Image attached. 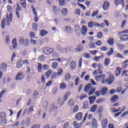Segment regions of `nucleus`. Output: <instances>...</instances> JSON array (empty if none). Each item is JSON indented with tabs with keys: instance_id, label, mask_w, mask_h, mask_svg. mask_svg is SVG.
Returning a JSON list of instances; mask_svg holds the SVG:
<instances>
[{
	"instance_id": "1",
	"label": "nucleus",
	"mask_w": 128,
	"mask_h": 128,
	"mask_svg": "<svg viewBox=\"0 0 128 128\" xmlns=\"http://www.w3.org/2000/svg\"><path fill=\"white\" fill-rule=\"evenodd\" d=\"M63 72L64 71L62 68H60L58 70V72H52V70H48L45 74L46 78H50L52 80H54V78H56L58 76H62Z\"/></svg>"
},
{
	"instance_id": "2",
	"label": "nucleus",
	"mask_w": 128,
	"mask_h": 128,
	"mask_svg": "<svg viewBox=\"0 0 128 128\" xmlns=\"http://www.w3.org/2000/svg\"><path fill=\"white\" fill-rule=\"evenodd\" d=\"M12 20V14H10L8 16V14H7L6 16V18L4 19L1 22L2 28H4L6 26H10V22Z\"/></svg>"
},
{
	"instance_id": "3",
	"label": "nucleus",
	"mask_w": 128,
	"mask_h": 128,
	"mask_svg": "<svg viewBox=\"0 0 128 128\" xmlns=\"http://www.w3.org/2000/svg\"><path fill=\"white\" fill-rule=\"evenodd\" d=\"M84 90L85 92H88V96H92V94H94L96 88H92V84H88L85 86Z\"/></svg>"
},
{
	"instance_id": "4",
	"label": "nucleus",
	"mask_w": 128,
	"mask_h": 128,
	"mask_svg": "<svg viewBox=\"0 0 128 128\" xmlns=\"http://www.w3.org/2000/svg\"><path fill=\"white\" fill-rule=\"evenodd\" d=\"M42 52L46 56H50L54 52V49L53 48L44 47L42 48Z\"/></svg>"
},
{
	"instance_id": "5",
	"label": "nucleus",
	"mask_w": 128,
	"mask_h": 128,
	"mask_svg": "<svg viewBox=\"0 0 128 128\" xmlns=\"http://www.w3.org/2000/svg\"><path fill=\"white\" fill-rule=\"evenodd\" d=\"M102 84H112V76H110L108 78L103 79L101 81Z\"/></svg>"
},
{
	"instance_id": "6",
	"label": "nucleus",
	"mask_w": 128,
	"mask_h": 128,
	"mask_svg": "<svg viewBox=\"0 0 128 128\" xmlns=\"http://www.w3.org/2000/svg\"><path fill=\"white\" fill-rule=\"evenodd\" d=\"M19 42L20 44H24V46H28V39L24 40L23 38H20Z\"/></svg>"
},
{
	"instance_id": "7",
	"label": "nucleus",
	"mask_w": 128,
	"mask_h": 128,
	"mask_svg": "<svg viewBox=\"0 0 128 128\" xmlns=\"http://www.w3.org/2000/svg\"><path fill=\"white\" fill-rule=\"evenodd\" d=\"M24 78V72H22L18 73V74L16 76L15 80H22Z\"/></svg>"
},
{
	"instance_id": "8",
	"label": "nucleus",
	"mask_w": 128,
	"mask_h": 128,
	"mask_svg": "<svg viewBox=\"0 0 128 128\" xmlns=\"http://www.w3.org/2000/svg\"><path fill=\"white\" fill-rule=\"evenodd\" d=\"M88 28H92L94 26H100V24L98 22H90L88 23Z\"/></svg>"
},
{
	"instance_id": "9",
	"label": "nucleus",
	"mask_w": 128,
	"mask_h": 128,
	"mask_svg": "<svg viewBox=\"0 0 128 128\" xmlns=\"http://www.w3.org/2000/svg\"><path fill=\"white\" fill-rule=\"evenodd\" d=\"M0 68L3 72H6V68H8V64L6 63L2 62L0 65Z\"/></svg>"
},
{
	"instance_id": "10",
	"label": "nucleus",
	"mask_w": 128,
	"mask_h": 128,
	"mask_svg": "<svg viewBox=\"0 0 128 128\" xmlns=\"http://www.w3.org/2000/svg\"><path fill=\"white\" fill-rule=\"evenodd\" d=\"M110 8V2H108V1H105L102 5V8L104 10H108V8Z\"/></svg>"
},
{
	"instance_id": "11",
	"label": "nucleus",
	"mask_w": 128,
	"mask_h": 128,
	"mask_svg": "<svg viewBox=\"0 0 128 128\" xmlns=\"http://www.w3.org/2000/svg\"><path fill=\"white\" fill-rule=\"evenodd\" d=\"M114 2L116 6L122 4L123 8H124V0H115Z\"/></svg>"
},
{
	"instance_id": "12",
	"label": "nucleus",
	"mask_w": 128,
	"mask_h": 128,
	"mask_svg": "<svg viewBox=\"0 0 128 128\" xmlns=\"http://www.w3.org/2000/svg\"><path fill=\"white\" fill-rule=\"evenodd\" d=\"M24 66V63H22V60H18L16 63V68H22Z\"/></svg>"
},
{
	"instance_id": "13",
	"label": "nucleus",
	"mask_w": 128,
	"mask_h": 128,
	"mask_svg": "<svg viewBox=\"0 0 128 128\" xmlns=\"http://www.w3.org/2000/svg\"><path fill=\"white\" fill-rule=\"evenodd\" d=\"M88 32V28L86 26H82V28L81 29V32L82 34L84 36H86V32Z\"/></svg>"
},
{
	"instance_id": "14",
	"label": "nucleus",
	"mask_w": 128,
	"mask_h": 128,
	"mask_svg": "<svg viewBox=\"0 0 128 128\" xmlns=\"http://www.w3.org/2000/svg\"><path fill=\"white\" fill-rule=\"evenodd\" d=\"M76 118L77 120H80L82 118V112H80L76 114Z\"/></svg>"
},
{
	"instance_id": "15",
	"label": "nucleus",
	"mask_w": 128,
	"mask_h": 128,
	"mask_svg": "<svg viewBox=\"0 0 128 128\" xmlns=\"http://www.w3.org/2000/svg\"><path fill=\"white\" fill-rule=\"evenodd\" d=\"M82 50H84V45L80 44L78 45L76 48V50L77 52H80Z\"/></svg>"
},
{
	"instance_id": "16",
	"label": "nucleus",
	"mask_w": 128,
	"mask_h": 128,
	"mask_svg": "<svg viewBox=\"0 0 128 128\" xmlns=\"http://www.w3.org/2000/svg\"><path fill=\"white\" fill-rule=\"evenodd\" d=\"M76 62L74 61H72L70 64V68L72 70H76Z\"/></svg>"
},
{
	"instance_id": "17",
	"label": "nucleus",
	"mask_w": 128,
	"mask_h": 128,
	"mask_svg": "<svg viewBox=\"0 0 128 128\" xmlns=\"http://www.w3.org/2000/svg\"><path fill=\"white\" fill-rule=\"evenodd\" d=\"M120 40L124 42H126V40H128V34L121 35L120 36Z\"/></svg>"
},
{
	"instance_id": "18",
	"label": "nucleus",
	"mask_w": 128,
	"mask_h": 128,
	"mask_svg": "<svg viewBox=\"0 0 128 128\" xmlns=\"http://www.w3.org/2000/svg\"><path fill=\"white\" fill-rule=\"evenodd\" d=\"M108 118H105L104 119H103L102 122H101V126H106H106H108Z\"/></svg>"
},
{
	"instance_id": "19",
	"label": "nucleus",
	"mask_w": 128,
	"mask_h": 128,
	"mask_svg": "<svg viewBox=\"0 0 128 128\" xmlns=\"http://www.w3.org/2000/svg\"><path fill=\"white\" fill-rule=\"evenodd\" d=\"M106 78V74H103L97 76H95L94 78L96 82H98L100 80V78Z\"/></svg>"
},
{
	"instance_id": "20",
	"label": "nucleus",
	"mask_w": 128,
	"mask_h": 128,
	"mask_svg": "<svg viewBox=\"0 0 128 128\" xmlns=\"http://www.w3.org/2000/svg\"><path fill=\"white\" fill-rule=\"evenodd\" d=\"M107 92H108V88H106V87L102 88V90H100V94L102 96H104V94H106Z\"/></svg>"
},
{
	"instance_id": "21",
	"label": "nucleus",
	"mask_w": 128,
	"mask_h": 128,
	"mask_svg": "<svg viewBox=\"0 0 128 128\" xmlns=\"http://www.w3.org/2000/svg\"><path fill=\"white\" fill-rule=\"evenodd\" d=\"M88 98L90 100V104H94V100H96V96H93L89 97Z\"/></svg>"
},
{
	"instance_id": "22",
	"label": "nucleus",
	"mask_w": 128,
	"mask_h": 128,
	"mask_svg": "<svg viewBox=\"0 0 128 128\" xmlns=\"http://www.w3.org/2000/svg\"><path fill=\"white\" fill-rule=\"evenodd\" d=\"M20 4L24 8H26V0H20Z\"/></svg>"
},
{
	"instance_id": "23",
	"label": "nucleus",
	"mask_w": 128,
	"mask_h": 128,
	"mask_svg": "<svg viewBox=\"0 0 128 128\" xmlns=\"http://www.w3.org/2000/svg\"><path fill=\"white\" fill-rule=\"evenodd\" d=\"M110 62V60L108 58H106L104 61V64L105 66H108Z\"/></svg>"
},
{
	"instance_id": "24",
	"label": "nucleus",
	"mask_w": 128,
	"mask_h": 128,
	"mask_svg": "<svg viewBox=\"0 0 128 128\" xmlns=\"http://www.w3.org/2000/svg\"><path fill=\"white\" fill-rule=\"evenodd\" d=\"M13 48L14 50L16 48H18V43H16V39L14 38L12 41Z\"/></svg>"
},
{
	"instance_id": "25",
	"label": "nucleus",
	"mask_w": 128,
	"mask_h": 128,
	"mask_svg": "<svg viewBox=\"0 0 128 128\" xmlns=\"http://www.w3.org/2000/svg\"><path fill=\"white\" fill-rule=\"evenodd\" d=\"M92 128H98V122L96 119H94L92 120Z\"/></svg>"
},
{
	"instance_id": "26",
	"label": "nucleus",
	"mask_w": 128,
	"mask_h": 128,
	"mask_svg": "<svg viewBox=\"0 0 128 128\" xmlns=\"http://www.w3.org/2000/svg\"><path fill=\"white\" fill-rule=\"evenodd\" d=\"M97 108H98V105L94 104L91 107L90 112H94L96 110Z\"/></svg>"
},
{
	"instance_id": "27",
	"label": "nucleus",
	"mask_w": 128,
	"mask_h": 128,
	"mask_svg": "<svg viewBox=\"0 0 128 128\" xmlns=\"http://www.w3.org/2000/svg\"><path fill=\"white\" fill-rule=\"evenodd\" d=\"M48 32L46 30H42L40 32V34L41 36H44L48 34Z\"/></svg>"
},
{
	"instance_id": "28",
	"label": "nucleus",
	"mask_w": 128,
	"mask_h": 128,
	"mask_svg": "<svg viewBox=\"0 0 128 128\" xmlns=\"http://www.w3.org/2000/svg\"><path fill=\"white\" fill-rule=\"evenodd\" d=\"M66 84L64 82H62L60 84V88L61 90H64V88H66Z\"/></svg>"
},
{
	"instance_id": "29",
	"label": "nucleus",
	"mask_w": 128,
	"mask_h": 128,
	"mask_svg": "<svg viewBox=\"0 0 128 128\" xmlns=\"http://www.w3.org/2000/svg\"><path fill=\"white\" fill-rule=\"evenodd\" d=\"M118 96L116 94H114L112 96V102H118Z\"/></svg>"
},
{
	"instance_id": "30",
	"label": "nucleus",
	"mask_w": 128,
	"mask_h": 128,
	"mask_svg": "<svg viewBox=\"0 0 128 128\" xmlns=\"http://www.w3.org/2000/svg\"><path fill=\"white\" fill-rule=\"evenodd\" d=\"M62 14L63 16H66L68 14V9L63 8L62 10Z\"/></svg>"
},
{
	"instance_id": "31",
	"label": "nucleus",
	"mask_w": 128,
	"mask_h": 128,
	"mask_svg": "<svg viewBox=\"0 0 128 128\" xmlns=\"http://www.w3.org/2000/svg\"><path fill=\"white\" fill-rule=\"evenodd\" d=\"M68 105L69 106H74V100L72 99H70L68 101Z\"/></svg>"
},
{
	"instance_id": "32",
	"label": "nucleus",
	"mask_w": 128,
	"mask_h": 128,
	"mask_svg": "<svg viewBox=\"0 0 128 128\" xmlns=\"http://www.w3.org/2000/svg\"><path fill=\"white\" fill-rule=\"evenodd\" d=\"M38 72H42V63L38 62Z\"/></svg>"
},
{
	"instance_id": "33",
	"label": "nucleus",
	"mask_w": 128,
	"mask_h": 128,
	"mask_svg": "<svg viewBox=\"0 0 128 128\" xmlns=\"http://www.w3.org/2000/svg\"><path fill=\"white\" fill-rule=\"evenodd\" d=\"M122 70V68H118L116 71V76H118L119 74H120V70Z\"/></svg>"
},
{
	"instance_id": "34",
	"label": "nucleus",
	"mask_w": 128,
	"mask_h": 128,
	"mask_svg": "<svg viewBox=\"0 0 128 128\" xmlns=\"http://www.w3.org/2000/svg\"><path fill=\"white\" fill-rule=\"evenodd\" d=\"M52 56L54 58H58V52H53Z\"/></svg>"
},
{
	"instance_id": "35",
	"label": "nucleus",
	"mask_w": 128,
	"mask_h": 128,
	"mask_svg": "<svg viewBox=\"0 0 128 128\" xmlns=\"http://www.w3.org/2000/svg\"><path fill=\"white\" fill-rule=\"evenodd\" d=\"M88 102L85 101L83 103V108L84 110H86V108H88Z\"/></svg>"
},
{
	"instance_id": "36",
	"label": "nucleus",
	"mask_w": 128,
	"mask_h": 128,
	"mask_svg": "<svg viewBox=\"0 0 128 128\" xmlns=\"http://www.w3.org/2000/svg\"><path fill=\"white\" fill-rule=\"evenodd\" d=\"M102 74V72L100 70H96L93 72V74Z\"/></svg>"
},
{
	"instance_id": "37",
	"label": "nucleus",
	"mask_w": 128,
	"mask_h": 128,
	"mask_svg": "<svg viewBox=\"0 0 128 128\" xmlns=\"http://www.w3.org/2000/svg\"><path fill=\"white\" fill-rule=\"evenodd\" d=\"M59 4L60 6H64L66 4V0H58Z\"/></svg>"
},
{
	"instance_id": "38",
	"label": "nucleus",
	"mask_w": 128,
	"mask_h": 128,
	"mask_svg": "<svg viewBox=\"0 0 128 128\" xmlns=\"http://www.w3.org/2000/svg\"><path fill=\"white\" fill-rule=\"evenodd\" d=\"M56 108H58V107H56V106H54V104H52V106L50 108L49 112H52V110H56Z\"/></svg>"
},
{
	"instance_id": "39",
	"label": "nucleus",
	"mask_w": 128,
	"mask_h": 128,
	"mask_svg": "<svg viewBox=\"0 0 128 128\" xmlns=\"http://www.w3.org/2000/svg\"><path fill=\"white\" fill-rule=\"evenodd\" d=\"M73 126H74V128H80V124L76 121L73 122Z\"/></svg>"
},
{
	"instance_id": "40",
	"label": "nucleus",
	"mask_w": 128,
	"mask_h": 128,
	"mask_svg": "<svg viewBox=\"0 0 128 128\" xmlns=\"http://www.w3.org/2000/svg\"><path fill=\"white\" fill-rule=\"evenodd\" d=\"M78 106L76 105L73 108L72 112L74 114H76V112H78Z\"/></svg>"
},
{
	"instance_id": "41",
	"label": "nucleus",
	"mask_w": 128,
	"mask_h": 128,
	"mask_svg": "<svg viewBox=\"0 0 128 128\" xmlns=\"http://www.w3.org/2000/svg\"><path fill=\"white\" fill-rule=\"evenodd\" d=\"M100 58H102V56H96L94 57V60L95 62H100Z\"/></svg>"
},
{
	"instance_id": "42",
	"label": "nucleus",
	"mask_w": 128,
	"mask_h": 128,
	"mask_svg": "<svg viewBox=\"0 0 128 128\" xmlns=\"http://www.w3.org/2000/svg\"><path fill=\"white\" fill-rule=\"evenodd\" d=\"M58 66V62H54L52 65V68H56Z\"/></svg>"
},
{
	"instance_id": "43",
	"label": "nucleus",
	"mask_w": 128,
	"mask_h": 128,
	"mask_svg": "<svg viewBox=\"0 0 128 128\" xmlns=\"http://www.w3.org/2000/svg\"><path fill=\"white\" fill-rule=\"evenodd\" d=\"M90 48H96V44L94 42H91L89 44Z\"/></svg>"
},
{
	"instance_id": "44",
	"label": "nucleus",
	"mask_w": 128,
	"mask_h": 128,
	"mask_svg": "<svg viewBox=\"0 0 128 128\" xmlns=\"http://www.w3.org/2000/svg\"><path fill=\"white\" fill-rule=\"evenodd\" d=\"M68 96H70V93H66L64 94L63 98V102H66L68 100Z\"/></svg>"
},
{
	"instance_id": "45",
	"label": "nucleus",
	"mask_w": 128,
	"mask_h": 128,
	"mask_svg": "<svg viewBox=\"0 0 128 128\" xmlns=\"http://www.w3.org/2000/svg\"><path fill=\"white\" fill-rule=\"evenodd\" d=\"M78 6H80V8H82L83 10H85L86 8V6H84V5L82 4H80V3L78 2Z\"/></svg>"
},
{
	"instance_id": "46",
	"label": "nucleus",
	"mask_w": 128,
	"mask_h": 128,
	"mask_svg": "<svg viewBox=\"0 0 128 128\" xmlns=\"http://www.w3.org/2000/svg\"><path fill=\"white\" fill-rule=\"evenodd\" d=\"M0 116L1 118H6V114L4 112H1L0 114Z\"/></svg>"
},
{
	"instance_id": "47",
	"label": "nucleus",
	"mask_w": 128,
	"mask_h": 128,
	"mask_svg": "<svg viewBox=\"0 0 128 128\" xmlns=\"http://www.w3.org/2000/svg\"><path fill=\"white\" fill-rule=\"evenodd\" d=\"M101 52H108V47L103 46L100 48Z\"/></svg>"
},
{
	"instance_id": "48",
	"label": "nucleus",
	"mask_w": 128,
	"mask_h": 128,
	"mask_svg": "<svg viewBox=\"0 0 128 128\" xmlns=\"http://www.w3.org/2000/svg\"><path fill=\"white\" fill-rule=\"evenodd\" d=\"M34 112V106H32L29 108L28 114H30Z\"/></svg>"
},
{
	"instance_id": "49",
	"label": "nucleus",
	"mask_w": 128,
	"mask_h": 128,
	"mask_svg": "<svg viewBox=\"0 0 128 128\" xmlns=\"http://www.w3.org/2000/svg\"><path fill=\"white\" fill-rule=\"evenodd\" d=\"M32 29L34 30H38V24H36V23L32 24Z\"/></svg>"
},
{
	"instance_id": "50",
	"label": "nucleus",
	"mask_w": 128,
	"mask_h": 128,
	"mask_svg": "<svg viewBox=\"0 0 128 128\" xmlns=\"http://www.w3.org/2000/svg\"><path fill=\"white\" fill-rule=\"evenodd\" d=\"M98 10L94 11L92 15V18H94V16H98Z\"/></svg>"
},
{
	"instance_id": "51",
	"label": "nucleus",
	"mask_w": 128,
	"mask_h": 128,
	"mask_svg": "<svg viewBox=\"0 0 128 128\" xmlns=\"http://www.w3.org/2000/svg\"><path fill=\"white\" fill-rule=\"evenodd\" d=\"M98 53L97 50H90V54H92V56H96V54Z\"/></svg>"
},
{
	"instance_id": "52",
	"label": "nucleus",
	"mask_w": 128,
	"mask_h": 128,
	"mask_svg": "<svg viewBox=\"0 0 128 128\" xmlns=\"http://www.w3.org/2000/svg\"><path fill=\"white\" fill-rule=\"evenodd\" d=\"M97 38H102V32H98V34H97Z\"/></svg>"
},
{
	"instance_id": "53",
	"label": "nucleus",
	"mask_w": 128,
	"mask_h": 128,
	"mask_svg": "<svg viewBox=\"0 0 128 128\" xmlns=\"http://www.w3.org/2000/svg\"><path fill=\"white\" fill-rule=\"evenodd\" d=\"M44 55L39 56L38 58V60H40V62H44Z\"/></svg>"
},
{
	"instance_id": "54",
	"label": "nucleus",
	"mask_w": 128,
	"mask_h": 128,
	"mask_svg": "<svg viewBox=\"0 0 128 128\" xmlns=\"http://www.w3.org/2000/svg\"><path fill=\"white\" fill-rule=\"evenodd\" d=\"M83 56H85L86 58H90V55L88 53H84L83 54Z\"/></svg>"
},
{
	"instance_id": "55",
	"label": "nucleus",
	"mask_w": 128,
	"mask_h": 128,
	"mask_svg": "<svg viewBox=\"0 0 128 128\" xmlns=\"http://www.w3.org/2000/svg\"><path fill=\"white\" fill-rule=\"evenodd\" d=\"M75 14H78V16H80V10L76 9L75 10Z\"/></svg>"
},
{
	"instance_id": "56",
	"label": "nucleus",
	"mask_w": 128,
	"mask_h": 128,
	"mask_svg": "<svg viewBox=\"0 0 128 128\" xmlns=\"http://www.w3.org/2000/svg\"><path fill=\"white\" fill-rule=\"evenodd\" d=\"M112 54V48H110V50L106 52V54L108 56H111Z\"/></svg>"
},
{
	"instance_id": "57",
	"label": "nucleus",
	"mask_w": 128,
	"mask_h": 128,
	"mask_svg": "<svg viewBox=\"0 0 128 128\" xmlns=\"http://www.w3.org/2000/svg\"><path fill=\"white\" fill-rule=\"evenodd\" d=\"M48 68H50V66L48 64H44L42 66V69L44 70H46Z\"/></svg>"
},
{
	"instance_id": "58",
	"label": "nucleus",
	"mask_w": 128,
	"mask_h": 128,
	"mask_svg": "<svg viewBox=\"0 0 128 128\" xmlns=\"http://www.w3.org/2000/svg\"><path fill=\"white\" fill-rule=\"evenodd\" d=\"M26 124L27 126H30V118H28L26 119Z\"/></svg>"
},
{
	"instance_id": "59",
	"label": "nucleus",
	"mask_w": 128,
	"mask_h": 128,
	"mask_svg": "<svg viewBox=\"0 0 128 128\" xmlns=\"http://www.w3.org/2000/svg\"><path fill=\"white\" fill-rule=\"evenodd\" d=\"M30 36L32 38H36V34L34 32H30Z\"/></svg>"
},
{
	"instance_id": "60",
	"label": "nucleus",
	"mask_w": 128,
	"mask_h": 128,
	"mask_svg": "<svg viewBox=\"0 0 128 128\" xmlns=\"http://www.w3.org/2000/svg\"><path fill=\"white\" fill-rule=\"evenodd\" d=\"M41 80H42V82H43L44 84L46 83V78H44V75L42 76Z\"/></svg>"
},
{
	"instance_id": "61",
	"label": "nucleus",
	"mask_w": 128,
	"mask_h": 128,
	"mask_svg": "<svg viewBox=\"0 0 128 128\" xmlns=\"http://www.w3.org/2000/svg\"><path fill=\"white\" fill-rule=\"evenodd\" d=\"M79 82H80V78L77 77L75 80V86H78V84Z\"/></svg>"
},
{
	"instance_id": "62",
	"label": "nucleus",
	"mask_w": 128,
	"mask_h": 128,
	"mask_svg": "<svg viewBox=\"0 0 128 128\" xmlns=\"http://www.w3.org/2000/svg\"><path fill=\"white\" fill-rule=\"evenodd\" d=\"M52 80H50L48 81L46 83V86H50L52 85Z\"/></svg>"
},
{
	"instance_id": "63",
	"label": "nucleus",
	"mask_w": 128,
	"mask_h": 128,
	"mask_svg": "<svg viewBox=\"0 0 128 128\" xmlns=\"http://www.w3.org/2000/svg\"><path fill=\"white\" fill-rule=\"evenodd\" d=\"M70 126V124L68 122H66L64 123V128H68Z\"/></svg>"
},
{
	"instance_id": "64",
	"label": "nucleus",
	"mask_w": 128,
	"mask_h": 128,
	"mask_svg": "<svg viewBox=\"0 0 128 128\" xmlns=\"http://www.w3.org/2000/svg\"><path fill=\"white\" fill-rule=\"evenodd\" d=\"M108 44H109L111 46L112 44V38H110L108 40Z\"/></svg>"
}]
</instances>
